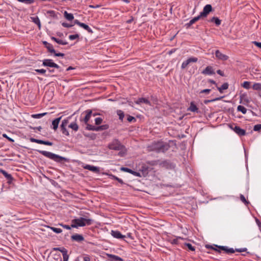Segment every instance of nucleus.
<instances>
[{"label":"nucleus","instance_id":"1","mask_svg":"<svg viewBox=\"0 0 261 261\" xmlns=\"http://www.w3.org/2000/svg\"><path fill=\"white\" fill-rule=\"evenodd\" d=\"M169 148V145L163 142H154L148 146V150L154 151L158 152H164L167 150Z\"/></svg>","mask_w":261,"mask_h":261},{"label":"nucleus","instance_id":"2","mask_svg":"<svg viewBox=\"0 0 261 261\" xmlns=\"http://www.w3.org/2000/svg\"><path fill=\"white\" fill-rule=\"evenodd\" d=\"M93 222V220L85 217H80L77 219H74L71 221V226L72 228H78L86 225H91Z\"/></svg>","mask_w":261,"mask_h":261},{"label":"nucleus","instance_id":"3","mask_svg":"<svg viewBox=\"0 0 261 261\" xmlns=\"http://www.w3.org/2000/svg\"><path fill=\"white\" fill-rule=\"evenodd\" d=\"M109 148L110 149L115 150H121L119 153L120 156H123L125 153V149L124 146L117 140H115L112 141L109 145Z\"/></svg>","mask_w":261,"mask_h":261},{"label":"nucleus","instance_id":"4","mask_svg":"<svg viewBox=\"0 0 261 261\" xmlns=\"http://www.w3.org/2000/svg\"><path fill=\"white\" fill-rule=\"evenodd\" d=\"M38 152L44 155V156L53 160L56 162H60L64 159V158L59 156V155L53 153L51 152L44 151V150H38Z\"/></svg>","mask_w":261,"mask_h":261},{"label":"nucleus","instance_id":"5","mask_svg":"<svg viewBox=\"0 0 261 261\" xmlns=\"http://www.w3.org/2000/svg\"><path fill=\"white\" fill-rule=\"evenodd\" d=\"M229 127L239 136H243L246 134L245 130L242 129L241 127L236 125L235 124H229Z\"/></svg>","mask_w":261,"mask_h":261},{"label":"nucleus","instance_id":"6","mask_svg":"<svg viewBox=\"0 0 261 261\" xmlns=\"http://www.w3.org/2000/svg\"><path fill=\"white\" fill-rule=\"evenodd\" d=\"M42 65L44 66L54 67L57 69L59 68V66L54 63L51 59H45L43 61Z\"/></svg>","mask_w":261,"mask_h":261},{"label":"nucleus","instance_id":"7","mask_svg":"<svg viewBox=\"0 0 261 261\" xmlns=\"http://www.w3.org/2000/svg\"><path fill=\"white\" fill-rule=\"evenodd\" d=\"M198 59L196 57H190L186 61H184L181 64V68L185 69L191 63H195L197 62Z\"/></svg>","mask_w":261,"mask_h":261},{"label":"nucleus","instance_id":"8","mask_svg":"<svg viewBox=\"0 0 261 261\" xmlns=\"http://www.w3.org/2000/svg\"><path fill=\"white\" fill-rule=\"evenodd\" d=\"M54 250H59L62 253L63 260L64 261H68V255L67 254V250L64 248H54Z\"/></svg>","mask_w":261,"mask_h":261},{"label":"nucleus","instance_id":"9","mask_svg":"<svg viewBox=\"0 0 261 261\" xmlns=\"http://www.w3.org/2000/svg\"><path fill=\"white\" fill-rule=\"evenodd\" d=\"M31 142H35L40 144H44L46 145L52 146L53 143L49 141H43L41 140L36 139L33 138H31L30 139Z\"/></svg>","mask_w":261,"mask_h":261},{"label":"nucleus","instance_id":"10","mask_svg":"<svg viewBox=\"0 0 261 261\" xmlns=\"http://www.w3.org/2000/svg\"><path fill=\"white\" fill-rule=\"evenodd\" d=\"M215 56L218 59L222 61H226L228 59V56L223 54L219 50H216Z\"/></svg>","mask_w":261,"mask_h":261},{"label":"nucleus","instance_id":"11","mask_svg":"<svg viewBox=\"0 0 261 261\" xmlns=\"http://www.w3.org/2000/svg\"><path fill=\"white\" fill-rule=\"evenodd\" d=\"M212 7L211 5H206L203 8L202 12L200 13V16L203 17H206L207 14L212 11Z\"/></svg>","mask_w":261,"mask_h":261},{"label":"nucleus","instance_id":"12","mask_svg":"<svg viewBox=\"0 0 261 261\" xmlns=\"http://www.w3.org/2000/svg\"><path fill=\"white\" fill-rule=\"evenodd\" d=\"M250 102V100L247 96L246 93H244L240 96V103L244 105L247 104Z\"/></svg>","mask_w":261,"mask_h":261},{"label":"nucleus","instance_id":"13","mask_svg":"<svg viewBox=\"0 0 261 261\" xmlns=\"http://www.w3.org/2000/svg\"><path fill=\"white\" fill-rule=\"evenodd\" d=\"M48 261H62V259L60 254H54L48 257Z\"/></svg>","mask_w":261,"mask_h":261},{"label":"nucleus","instance_id":"14","mask_svg":"<svg viewBox=\"0 0 261 261\" xmlns=\"http://www.w3.org/2000/svg\"><path fill=\"white\" fill-rule=\"evenodd\" d=\"M83 168L85 169H87L89 171L97 173L99 171V168L96 166L90 165H86L83 166Z\"/></svg>","mask_w":261,"mask_h":261},{"label":"nucleus","instance_id":"15","mask_svg":"<svg viewBox=\"0 0 261 261\" xmlns=\"http://www.w3.org/2000/svg\"><path fill=\"white\" fill-rule=\"evenodd\" d=\"M202 73L203 74L206 75H212L215 73L213 67L211 66H207L204 70H203L202 72Z\"/></svg>","mask_w":261,"mask_h":261},{"label":"nucleus","instance_id":"16","mask_svg":"<svg viewBox=\"0 0 261 261\" xmlns=\"http://www.w3.org/2000/svg\"><path fill=\"white\" fill-rule=\"evenodd\" d=\"M111 233L114 238L117 239H123L125 238V236L122 235L119 231L112 230Z\"/></svg>","mask_w":261,"mask_h":261},{"label":"nucleus","instance_id":"17","mask_svg":"<svg viewBox=\"0 0 261 261\" xmlns=\"http://www.w3.org/2000/svg\"><path fill=\"white\" fill-rule=\"evenodd\" d=\"M136 103L138 105H140L141 103H145L147 105L150 106V101L145 98H139L137 101H136Z\"/></svg>","mask_w":261,"mask_h":261},{"label":"nucleus","instance_id":"18","mask_svg":"<svg viewBox=\"0 0 261 261\" xmlns=\"http://www.w3.org/2000/svg\"><path fill=\"white\" fill-rule=\"evenodd\" d=\"M72 240L78 242L83 241L84 240V237L81 234H75L71 236Z\"/></svg>","mask_w":261,"mask_h":261},{"label":"nucleus","instance_id":"19","mask_svg":"<svg viewBox=\"0 0 261 261\" xmlns=\"http://www.w3.org/2000/svg\"><path fill=\"white\" fill-rule=\"evenodd\" d=\"M61 117L57 118L54 119L52 121L53 128L54 130H56L58 128V125H59V122H60V121L61 120Z\"/></svg>","mask_w":261,"mask_h":261},{"label":"nucleus","instance_id":"20","mask_svg":"<svg viewBox=\"0 0 261 261\" xmlns=\"http://www.w3.org/2000/svg\"><path fill=\"white\" fill-rule=\"evenodd\" d=\"M108 128L109 125L107 124H105L97 127H93V128H90V129L93 130L99 131L101 130L107 129Z\"/></svg>","mask_w":261,"mask_h":261},{"label":"nucleus","instance_id":"21","mask_svg":"<svg viewBox=\"0 0 261 261\" xmlns=\"http://www.w3.org/2000/svg\"><path fill=\"white\" fill-rule=\"evenodd\" d=\"M108 128L109 125L107 124H105L97 127H93V128H90V129L93 130L99 131L101 130L107 129Z\"/></svg>","mask_w":261,"mask_h":261},{"label":"nucleus","instance_id":"22","mask_svg":"<svg viewBox=\"0 0 261 261\" xmlns=\"http://www.w3.org/2000/svg\"><path fill=\"white\" fill-rule=\"evenodd\" d=\"M31 19L34 23H35V24H36L38 25L39 29H40L41 28V23H40V21L38 17H37V16L32 17H31Z\"/></svg>","mask_w":261,"mask_h":261},{"label":"nucleus","instance_id":"23","mask_svg":"<svg viewBox=\"0 0 261 261\" xmlns=\"http://www.w3.org/2000/svg\"><path fill=\"white\" fill-rule=\"evenodd\" d=\"M51 39L59 44L67 45L68 44L67 41L57 39L54 37H51Z\"/></svg>","mask_w":261,"mask_h":261},{"label":"nucleus","instance_id":"24","mask_svg":"<svg viewBox=\"0 0 261 261\" xmlns=\"http://www.w3.org/2000/svg\"><path fill=\"white\" fill-rule=\"evenodd\" d=\"M198 109L197 106L194 104L193 102L190 103V107L188 108V110L193 112H197Z\"/></svg>","mask_w":261,"mask_h":261},{"label":"nucleus","instance_id":"25","mask_svg":"<svg viewBox=\"0 0 261 261\" xmlns=\"http://www.w3.org/2000/svg\"><path fill=\"white\" fill-rule=\"evenodd\" d=\"M64 16L67 20L69 21H71L74 19L73 14L71 13H68L67 11L64 12Z\"/></svg>","mask_w":261,"mask_h":261},{"label":"nucleus","instance_id":"26","mask_svg":"<svg viewBox=\"0 0 261 261\" xmlns=\"http://www.w3.org/2000/svg\"><path fill=\"white\" fill-rule=\"evenodd\" d=\"M228 88V84L227 83H224L220 87H218L219 91L222 93L224 90H226Z\"/></svg>","mask_w":261,"mask_h":261},{"label":"nucleus","instance_id":"27","mask_svg":"<svg viewBox=\"0 0 261 261\" xmlns=\"http://www.w3.org/2000/svg\"><path fill=\"white\" fill-rule=\"evenodd\" d=\"M252 89L254 90L259 91L261 90V84L259 83H255L252 85Z\"/></svg>","mask_w":261,"mask_h":261},{"label":"nucleus","instance_id":"28","mask_svg":"<svg viewBox=\"0 0 261 261\" xmlns=\"http://www.w3.org/2000/svg\"><path fill=\"white\" fill-rule=\"evenodd\" d=\"M220 248L222 250L225 251L227 253H232L234 252V250L233 248H228L225 246H220Z\"/></svg>","mask_w":261,"mask_h":261},{"label":"nucleus","instance_id":"29","mask_svg":"<svg viewBox=\"0 0 261 261\" xmlns=\"http://www.w3.org/2000/svg\"><path fill=\"white\" fill-rule=\"evenodd\" d=\"M250 84L251 83L248 81H245L242 84V86L247 89L248 90L250 88Z\"/></svg>","mask_w":261,"mask_h":261},{"label":"nucleus","instance_id":"30","mask_svg":"<svg viewBox=\"0 0 261 261\" xmlns=\"http://www.w3.org/2000/svg\"><path fill=\"white\" fill-rule=\"evenodd\" d=\"M68 127L71 128V129H72L73 130H74L75 131H77L79 129V126L75 122H72V123H70L68 125Z\"/></svg>","mask_w":261,"mask_h":261},{"label":"nucleus","instance_id":"31","mask_svg":"<svg viewBox=\"0 0 261 261\" xmlns=\"http://www.w3.org/2000/svg\"><path fill=\"white\" fill-rule=\"evenodd\" d=\"M92 115V112L89 111L87 113L85 118H84V122L85 123H87L89 119H90Z\"/></svg>","mask_w":261,"mask_h":261},{"label":"nucleus","instance_id":"32","mask_svg":"<svg viewBox=\"0 0 261 261\" xmlns=\"http://www.w3.org/2000/svg\"><path fill=\"white\" fill-rule=\"evenodd\" d=\"M108 256L115 260L123 261V259L118 256L113 254H108Z\"/></svg>","mask_w":261,"mask_h":261},{"label":"nucleus","instance_id":"33","mask_svg":"<svg viewBox=\"0 0 261 261\" xmlns=\"http://www.w3.org/2000/svg\"><path fill=\"white\" fill-rule=\"evenodd\" d=\"M237 110L239 112H241L243 114H245L247 112V109L244 106L241 105L238 106Z\"/></svg>","mask_w":261,"mask_h":261},{"label":"nucleus","instance_id":"34","mask_svg":"<svg viewBox=\"0 0 261 261\" xmlns=\"http://www.w3.org/2000/svg\"><path fill=\"white\" fill-rule=\"evenodd\" d=\"M47 113H40V114H33L32 115V117L35 119H40L43 116L46 115Z\"/></svg>","mask_w":261,"mask_h":261},{"label":"nucleus","instance_id":"35","mask_svg":"<svg viewBox=\"0 0 261 261\" xmlns=\"http://www.w3.org/2000/svg\"><path fill=\"white\" fill-rule=\"evenodd\" d=\"M80 27L87 30L88 32H92V30L91 29V28L87 24L84 23L82 22V23L80 24Z\"/></svg>","mask_w":261,"mask_h":261},{"label":"nucleus","instance_id":"36","mask_svg":"<svg viewBox=\"0 0 261 261\" xmlns=\"http://www.w3.org/2000/svg\"><path fill=\"white\" fill-rule=\"evenodd\" d=\"M1 172L5 176L6 178L8 179H12V177L11 174L8 173L6 171L3 170H1Z\"/></svg>","mask_w":261,"mask_h":261},{"label":"nucleus","instance_id":"37","mask_svg":"<svg viewBox=\"0 0 261 261\" xmlns=\"http://www.w3.org/2000/svg\"><path fill=\"white\" fill-rule=\"evenodd\" d=\"M212 22H214L217 25H219L221 24V20L218 17H213L211 20Z\"/></svg>","mask_w":261,"mask_h":261},{"label":"nucleus","instance_id":"38","mask_svg":"<svg viewBox=\"0 0 261 261\" xmlns=\"http://www.w3.org/2000/svg\"><path fill=\"white\" fill-rule=\"evenodd\" d=\"M69 117L62 121L61 127H66L69 123Z\"/></svg>","mask_w":261,"mask_h":261},{"label":"nucleus","instance_id":"39","mask_svg":"<svg viewBox=\"0 0 261 261\" xmlns=\"http://www.w3.org/2000/svg\"><path fill=\"white\" fill-rule=\"evenodd\" d=\"M46 48H47L48 51H49L50 53H55V50L54 49L53 45H51V44L49 43V44H47Z\"/></svg>","mask_w":261,"mask_h":261},{"label":"nucleus","instance_id":"40","mask_svg":"<svg viewBox=\"0 0 261 261\" xmlns=\"http://www.w3.org/2000/svg\"><path fill=\"white\" fill-rule=\"evenodd\" d=\"M50 228L55 232L57 233H60L62 232V230L59 228L50 227Z\"/></svg>","mask_w":261,"mask_h":261},{"label":"nucleus","instance_id":"41","mask_svg":"<svg viewBox=\"0 0 261 261\" xmlns=\"http://www.w3.org/2000/svg\"><path fill=\"white\" fill-rule=\"evenodd\" d=\"M117 113L119 116V119L122 120L124 116L123 112L121 110H118L117 111Z\"/></svg>","mask_w":261,"mask_h":261},{"label":"nucleus","instance_id":"42","mask_svg":"<svg viewBox=\"0 0 261 261\" xmlns=\"http://www.w3.org/2000/svg\"><path fill=\"white\" fill-rule=\"evenodd\" d=\"M102 122V119L100 117H97L95 119V123L96 125L101 124Z\"/></svg>","mask_w":261,"mask_h":261},{"label":"nucleus","instance_id":"43","mask_svg":"<svg viewBox=\"0 0 261 261\" xmlns=\"http://www.w3.org/2000/svg\"><path fill=\"white\" fill-rule=\"evenodd\" d=\"M79 38V35L75 34V35H71L69 36V39L71 40H73Z\"/></svg>","mask_w":261,"mask_h":261},{"label":"nucleus","instance_id":"44","mask_svg":"<svg viewBox=\"0 0 261 261\" xmlns=\"http://www.w3.org/2000/svg\"><path fill=\"white\" fill-rule=\"evenodd\" d=\"M62 132L63 134H64L66 136L69 135V133L67 129H66V127H61Z\"/></svg>","mask_w":261,"mask_h":261},{"label":"nucleus","instance_id":"45","mask_svg":"<svg viewBox=\"0 0 261 261\" xmlns=\"http://www.w3.org/2000/svg\"><path fill=\"white\" fill-rule=\"evenodd\" d=\"M185 246H186L188 249L191 251H194L195 248L190 243H186L185 244Z\"/></svg>","mask_w":261,"mask_h":261},{"label":"nucleus","instance_id":"46","mask_svg":"<svg viewBox=\"0 0 261 261\" xmlns=\"http://www.w3.org/2000/svg\"><path fill=\"white\" fill-rule=\"evenodd\" d=\"M121 170L123 171L126 172H128V173H129L131 174H132V172H133L132 170L130 169L129 168H125V167H122L121 168Z\"/></svg>","mask_w":261,"mask_h":261},{"label":"nucleus","instance_id":"47","mask_svg":"<svg viewBox=\"0 0 261 261\" xmlns=\"http://www.w3.org/2000/svg\"><path fill=\"white\" fill-rule=\"evenodd\" d=\"M110 176L112 177V179H115L117 181H118L120 183H122L123 181L121 179L119 178L118 177L115 176V175H110Z\"/></svg>","mask_w":261,"mask_h":261},{"label":"nucleus","instance_id":"48","mask_svg":"<svg viewBox=\"0 0 261 261\" xmlns=\"http://www.w3.org/2000/svg\"><path fill=\"white\" fill-rule=\"evenodd\" d=\"M261 129V124H256L254 125L253 129L255 131H258Z\"/></svg>","mask_w":261,"mask_h":261},{"label":"nucleus","instance_id":"49","mask_svg":"<svg viewBox=\"0 0 261 261\" xmlns=\"http://www.w3.org/2000/svg\"><path fill=\"white\" fill-rule=\"evenodd\" d=\"M35 71L40 73L41 74H45L46 72V70L44 69H36Z\"/></svg>","mask_w":261,"mask_h":261},{"label":"nucleus","instance_id":"50","mask_svg":"<svg viewBox=\"0 0 261 261\" xmlns=\"http://www.w3.org/2000/svg\"><path fill=\"white\" fill-rule=\"evenodd\" d=\"M83 258L84 261H90L91 260L90 256L88 255H84Z\"/></svg>","mask_w":261,"mask_h":261},{"label":"nucleus","instance_id":"51","mask_svg":"<svg viewBox=\"0 0 261 261\" xmlns=\"http://www.w3.org/2000/svg\"><path fill=\"white\" fill-rule=\"evenodd\" d=\"M3 137L7 138L8 140H9L11 142H13L14 141L12 138L9 137L6 134H3Z\"/></svg>","mask_w":261,"mask_h":261},{"label":"nucleus","instance_id":"52","mask_svg":"<svg viewBox=\"0 0 261 261\" xmlns=\"http://www.w3.org/2000/svg\"><path fill=\"white\" fill-rule=\"evenodd\" d=\"M62 25L64 27H65V28H70L71 27L73 26V25L72 24H70L69 23H67L66 22H63L62 23Z\"/></svg>","mask_w":261,"mask_h":261},{"label":"nucleus","instance_id":"53","mask_svg":"<svg viewBox=\"0 0 261 261\" xmlns=\"http://www.w3.org/2000/svg\"><path fill=\"white\" fill-rule=\"evenodd\" d=\"M252 43L256 45L257 47L261 48V42H258L257 41H253Z\"/></svg>","mask_w":261,"mask_h":261},{"label":"nucleus","instance_id":"54","mask_svg":"<svg viewBox=\"0 0 261 261\" xmlns=\"http://www.w3.org/2000/svg\"><path fill=\"white\" fill-rule=\"evenodd\" d=\"M240 199L244 203H247L248 202H247L246 199H245V197H244V195H240Z\"/></svg>","mask_w":261,"mask_h":261},{"label":"nucleus","instance_id":"55","mask_svg":"<svg viewBox=\"0 0 261 261\" xmlns=\"http://www.w3.org/2000/svg\"><path fill=\"white\" fill-rule=\"evenodd\" d=\"M210 91H211L210 89H204V90L201 91V92L200 93L208 94L210 92Z\"/></svg>","mask_w":261,"mask_h":261},{"label":"nucleus","instance_id":"56","mask_svg":"<svg viewBox=\"0 0 261 261\" xmlns=\"http://www.w3.org/2000/svg\"><path fill=\"white\" fill-rule=\"evenodd\" d=\"M60 225L61 226H62L63 227H64V228L66 229H68V230H69L71 229V228L72 227L71 226H69V225H64V224H60Z\"/></svg>","mask_w":261,"mask_h":261},{"label":"nucleus","instance_id":"57","mask_svg":"<svg viewBox=\"0 0 261 261\" xmlns=\"http://www.w3.org/2000/svg\"><path fill=\"white\" fill-rule=\"evenodd\" d=\"M132 174L136 176H138V177H140L141 176V175H140V173H139V172H136V171H133V172H132Z\"/></svg>","mask_w":261,"mask_h":261},{"label":"nucleus","instance_id":"58","mask_svg":"<svg viewBox=\"0 0 261 261\" xmlns=\"http://www.w3.org/2000/svg\"><path fill=\"white\" fill-rule=\"evenodd\" d=\"M196 21H195V20H194V19H192L188 23H187V25L188 27L192 25L193 24H194Z\"/></svg>","mask_w":261,"mask_h":261},{"label":"nucleus","instance_id":"59","mask_svg":"<svg viewBox=\"0 0 261 261\" xmlns=\"http://www.w3.org/2000/svg\"><path fill=\"white\" fill-rule=\"evenodd\" d=\"M201 17H203L202 16H200V14L196 16V17H195L194 18H193L194 20H195V21H198Z\"/></svg>","mask_w":261,"mask_h":261},{"label":"nucleus","instance_id":"60","mask_svg":"<svg viewBox=\"0 0 261 261\" xmlns=\"http://www.w3.org/2000/svg\"><path fill=\"white\" fill-rule=\"evenodd\" d=\"M55 54V56L56 57H63L64 56V54L63 53H54Z\"/></svg>","mask_w":261,"mask_h":261},{"label":"nucleus","instance_id":"61","mask_svg":"<svg viewBox=\"0 0 261 261\" xmlns=\"http://www.w3.org/2000/svg\"><path fill=\"white\" fill-rule=\"evenodd\" d=\"M236 250L238 252H244V251H247V248H241V249H237Z\"/></svg>","mask_w":261,"mask_h":261},{"label":"nucleus","instance_id":"62","mask_svg":"<svg viewBox=\"0 0 261 261\" xmlns=\"http://www.w3.org/2000/svg\"><path fill=\"white\" fill-rule=\"evenodd\" d=\"M100 7V5H96L95 6H94V5H89V7L91 8H99Z\"/></svg>","mask_w":261,"mask_h":261},{"label":"nucleus","instance_id":"63","mask_svg":"<svg viewBox=\"0 0 261 261\" xmlns=\"http://www.w3.org/2000/svg\"><path fill=\"white\" fill-rule=\"evenodd\" d=\"M133 120H135V118L133 116H129L127 118V120L129 122L132 121Z\"/></svg>","mask_w":261,"mask_h":261},{"label":"nucleus","instance_id":"64","mask_svg":"<svg viewBox=\"0 0 261 261\" xmlns=\"http://www.w3.org/2000/svg\"><path fill=\"white\" fill-rule=\"evenodd\" d=\"M217 72L218 74H219V75H221V76H224V73H223V72L222 71H221V70H218L217 71Z\"/></svg>","mask_w":261,"mask_h":261}]
</instances>
